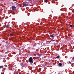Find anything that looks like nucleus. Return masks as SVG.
Listing matches in <instances>:
<instances>
[{
    "label": "nucleus",
    "instance_id": "1",
    "mask_svg": "<svg viewBox=\"0 0 74 74\" xmlns=\"http://www.w3.org/2000/svg\"><path fill=\"white\" fill-rule=\"evenodd\" d=\"M33 58H32V57H30L29 58V62L30 63V64H32L33 63Z\"/></svg>",
    "mask_w": 74,
    "mask_h": 74
},
{
    "label": "nucleus",
    "instance_id": "2",
    "mask_svg": "<svg viewBox=\"0 0 74 74\" xmlns=\"http://www.w3.org/2000/svg\"><path fill=\"white\" fill-rule=\"evenodd\" d=\"M21 66L22 67H26L27 66V64H26L25 63L23 62L21 64Z\"/></svg>",
    "mask_w": 74,
    "mask_h": 74
},
{
    "label": "nucleus",
    "instance_id": "3",
    "mask_svg": "<svg viewBox=\"0 0 74 74\" xmlns=\"http://www.w3.org/2000/svg\"><path fill=\"white\" fill-rule=\"evenodd\" d=\"M23 6H25V7H27L28 5V3L25 2H24L23 3Z\"/></svg>",
    "mask_w": 74,
    "mask_h": 74
},
{
    "label": "nucleus",
    "instance_id": "4",
    "mask_svg": "<svg viewBox=\"0 0 74 74\" xmlns=\"http://www.w3.org/2000/svg\"><path fill=\"white\" fill-rule=\"evenodd\" d=\"M12 10H16V7L14 6H12Z\"/></svg>",
    "mask_w": 74,
    "mask_h": 74
},
{
    "label": "nucleus",
    "instance_id": "5",
    "mask_svg": "<svg viewBox=\"0 0 74 74\" xmlns=\"http://www.w3.org/2000/svg\"><path fill=\"white\" fill-rule=\"evenodd\" d=\"M54 35H55V34H53V35H50V37H51L52 38H53L54 37Z\"/></svg>",
    "mask_w": 74,
    "mask_h": 74
},
{
    "label": "nucleus",
    "instance_id": "6",
    "mask_svg": "<svg viewBox=\"0 0 74 74\" xmlns=\"http://www.w3.org/2000/svg\"><path fill=\"white\" fill-rule=\"evenodd\" d=\"M58 66H59V67H61V66H62V63H59L58 64Z\"/></svg>",
    "mask_w": 74,
    "mask_h": 74
},
{
    "label": "nucleus",
    "instance_id": "7",
    "mask_svg": "<svg viewBox=\"0 0 74 74\" xmlns=\"http://www.w3.org/2000/svg\"><path fill=\"white\" fill-rule=\"evenodd\" d=\"M6 44H7V45H8L10 44V42L8 41L6 43Z\"/></svg>",
    "mask_w": 74,
    "mask_h": 74
},
{
    "label": "nucleus",
    "instance_id": "8",
    "mask_svg": "<svg viewBox=\"0 0 74 74\" xmlns=\"http://www.w3.org/2000/svg\"><path fill=\"white\" fill-rule=\"evenodd\" d=\"M10 27V25L9 24H8L7 25H6V27L7 28Z\"/></svg>",
    "mask_w": 74,
    "mask_h": 74
},
{
    "label": "nucleus",
    "instance_id": "9",
    "mask_svg": "<svg viewBox=\"0 0 74 74\" xmlns=\"http://www.w3.org/2000/svg\"><path fill=\"white\" fill-rule=\"evenodd\" d=\"M60 58V56H58L56 57V58Z\"/></svg>",
    "mask_w": 74,
    "mask_h": 74
},
{
    "label": "nucleus",
    "instance_id": "10",
    "mask_svg": "<svg viewBox=\"0 0 74 74\" xmlns=\"http://www.w3.org/2000/svg\"><path fill=\"white\" fill-rule=\"evenodd\" d=\"M10 36H13V34L12 33H11L10 34Z\"/></svg>",
    "mask_w": 74,
    "mask_h": 74
},
{
    "label": "nucleus",
    "instance_id": "11",
    "mask_svg": "<svg viewBox=\"0 0 74 74\" xmlns=\"http://www.w3.org/2000/svg\"><path fill=\"white\" fill-rule=\"evenodd\" d=\"M3 67H4V66H0V69H3Z\"/></svg>",
    "mask_w": 74,
    "mask_h": 74
},
{
    "label": "nucleus",
    "instance_id": "12",
    "mask_svg": "<svg viewBox=\"0 0 74 74\" xmlns=\"http://www.w3.org/2000/svg\"><path fill=\"white\" fill-rule=\"evenodd\" d=\"M44 1L45 3H47V1H48V0H44Z\"/></svg>",
    "mask_w": 74,
    "mask_h": 74
},
{
    "label": "nucleus",
    "instance_id": "13",
    "mask_svg": "<svg viewBox=\"0 0 74 74\" xmlns=\"http://www.w3.org/2000/svg\"><path fill=\"white\" fill-rule=\"evenodd\" d=\"M58 74H62L61 73V72H58Z\"/></svg>",
    "mask_w": 74,
    "mask_h": 74
},
{
    "label": "nucleus",
    "instance_id": "14",
    "mask_svg": "<svg viewBox=\"0 0 74 74\" xmlns=\"http://www.w3.org/2000/svg\"><path fill=\"white\" fill-rule=\"evenodd\" d=\"M39 56H42V54L41 53L39 55Z\"/></svg>",
    "mask_w": 74,
    "mask_h": 74
},
{
    "label": "nucleus",
    "instance_id": "15",
    "mask_svg": "<svg viewBox=\"0 0 74 74\" xmlns=\"http://www.w3.org/2000/svg\"><path fill=\"white\" fill-rule=\"evenodd\" d=\"M70 26L71 27H73V25L71 24L70 25Z\"/></svg>",
    "mask_w": 74,
    "mask_h": 74
},
{
    "label": "nucleus",
    "instance_id": "16",
    "mask_svg": "<svg viewBox=\"0 0 74 74\" xmlns=\"http://www.w3.org/2000/svg\"><path fill=\"white\" fill-rule=\"evenodd\" d=\"M36 59H38L40 58V57H36Z\"/></svg>",
    "mask_w": 74,
    "mask_h": 74
},
{
    "label": "nucleus",
    "instance_id": "17",
    "mask_svg": "<svg viewBox=\"0 0 74 74\" xmlns=\"http://www.w3.org/2000/svg\"><path fill=\"white\" fill-rule=\"evenodd\" d=\"M55 40H51L52 41H55Z\"/></svg>",
    "mask_w": 74,
    "mask_h": 74
},
{
    "label": "nucleus",
    "instance_id": "18",
    "mask_svg": "<svg viewBox=\"0 0 74 74\" xmlns=\"http://www.w3.org/2000/svg\"><path fill=\"white\" fill-rule=\"evenodd\" d=\"M51 41H52V40H50V41H49V42H51Z\"/></svg>",
    "mask_w": 74,
    "mask_h": 74
},
{
    "label": "nucleus",
    "instance_id": "19",
    "mask_svg": "<svg viewBox=\"0 0 74 74\" xmlns=\"http://www.w3.org/2000/svg\"><path fill=\"white\" fill-rule=\"evenodd\" d=\"M72 59H73V60H74V57H73L72 58Z\"/></svg>",
    "mask_w": 74,
    "mask_h": 74
},
{
    "label": "nucleus",
    "instance_id": "20",
    "mask_svg": "<svg viewBox=\"0 0 74 74\" xmlns=\"http://www.w3.org/2000/svg\"><path fill=\"white\" fill-rule=\"evenodd\" d=\"M44 58V57H42V59H43Z\"/></svg>",
    "mask_w": 74,
    "mask_h": 74
},
{
    "label": "nucleus",
    "instance_id": "21",
    "mask_svg": "<svg viewBox=\"0 0 74 74\" xmlns=\"http://www.w3.org/2000/svg\"><path fill=\"white\" fill-rule=\"evenodd\" d=\"M1 26V24H0V26Z\"/></svg>",
    "mask_w": 74,
    "mask_h": 74
},
{
    "label": "nucleus",
    "instance_id": "22",
    "mask_svg": "<svg viewBox=\"0 0 74 74\" xmlns=\"http://www.w3.org/2000/svg\"><path fill=\"white\" fill-rule=\"evenodd\" d=\"M1 0V1L3 0H3Z\"/></svg>",
    "mask_w": 74,
    "mask_h": 74
}]
</instances>
